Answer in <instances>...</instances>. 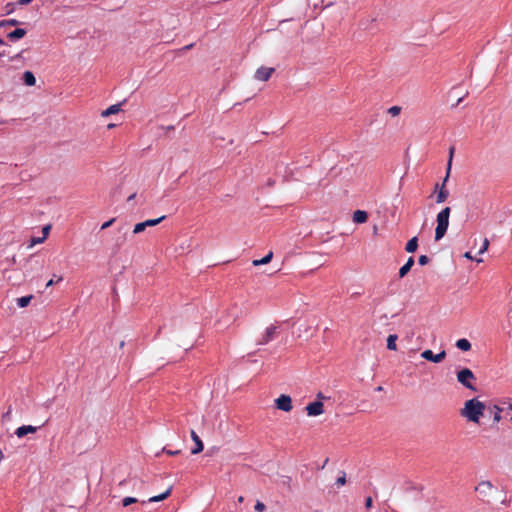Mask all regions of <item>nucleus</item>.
Here are the masks:
<instances>
[{
    "instance_id": "obj_1",
    "label": "nucleus",
    "mask_w": 512,
    "mask_h": 512,
    "mask_svg": "<svg viewBox=\"0 0 512 512\" xmlns=\"http://www.w3.org/2000/svg\"><path fill=\"white\" fill-rule=\"evenodd\" d=\"M485 409V403L475 397L464 402L460 415L469 422L479 424Z\"/></svg>"
},
{
    "instance_id": "obj_2",
    "label": "nucleus",
    "mask_w": 512,
    "mask_h": 512,
    "mask_svg": "<svg viewBox=\"0 0 512 512\" xmlns=\"http://www.w3.org/2000/svg\"><path fill=\"white\" fill-rule=\"evenodd\" d=\"M287 337L283 324L275 322L267 326L264 331L259 335L256 342L258 345H266L275 340H282Z\"/></svg>"
},
{
    "instance_id": "obj_3",
    "label": "nucleus",
    "mask_w": 512,
    "mask_h": 512,
    "mask_svg": "<svg viewBox=\"0 0 512 512\" xmlns=\"http://www.w3.org/2000/svg\"><path fill=\"white\" fill-rule=\"evenodd\" d=\"M450 213H451V208L445 207L437 214V217H436L437 226L435 229V240L436 241L441 240L445 236L448 226H449Z\"/></svg>"
},
{
    "instance_id": "obj_4",
    "label": "nucleus",
    "mask_w": 512,
    "mask_h": 512,
    "mask_svg": "<svg viewBox=\"0 0 512 512\" xmlns=\"http://www.w3.org/2000/svg\"><path fill=\"white\" fill-rule=\"evenodd\" d=\"M457 380L460 384H462L467 389H470L474 392L477 391V388L473 383L475 381V376L470 369L464 368V369H461L460 371H458L457 372Z\"/></svg>"
},
{
    "instance_id": "obj_5",
    "label": "nucleus",
    "mask_w": 512,
    "mask_h": 512,
    "mask_svg": "<svg viewBox=\"0 0 512 512\" xmlns=\"http://www.w3.org/2000/svg\"><path fill=\"white\" fill-rule=\"evenodd\" d=\"M494 489V485L491 481L483 480L478 483L475 487V491L478 492L482 496V500L488 498L491 495L492 490Z\"/></svg>"
},
{
    "instance_id": "obj_6",
    "label": "nucleus",
    "mask_w": 512,
    "mask_h": 512,
    "mask_svg": "<svg viewBox=\"0 0 512 512\" xmlns=\"http://www.w3.org/2000/svg\"><path fill=\"white\" fill-rule=\"evenodd\" d=\"M275 405L277 409L282 410L284 412H290L293 408L291 397L284 394L280 395L275 400Z\"/></svg>"
},
{
    "instance_id": "obj_7",
    "label": "nucleus",
    "mask_w": 512,
    "mask_h": 512,
    "mask_svg": "<svg viewBox=\"0 0 512 512\" xmlns=\"http://www.w3.org/2000/svg\"><path fill=\"white\" fill-rule=\"evenodd\" d=\"M275 69L272 67H260L256 70L254 78L258 81H268Z\"/></svg>"
},
{
    "instance_id": "obj_8",
    "label": "nucleus",
    "mask_w": 512,
    "mask_h": 512,
    "mask_svg": "<svg viewBox=\"0 0 512 512\" xmlns=\"http://www.w3.org/2000/svg\"><path fill=\"white\" fill-rule=\"evenodd\" d=\"M305 409L309 416H318L324 412V405L320 401H314L309 403Z\"/></svg>"
},
{
    "instance_id": "obj_9",
    "label": "nucleus",
    "mask_w": 512,
    "mask_h": 512,
    "mask_svg": "<svg viewBox=\"0 0 512 512\" xmlns=\"http://www.w3.org/2000/svg\"><path fill=\"white\" fill-rule=\"evenodd\" d=\"M39 427L37 426H32V425H23V426H20L18 427L16 430H15V435L18 437V438H23L24 436L28 435V434H33V433H36L37 430H38Z\"/></svg>"
},
{
    "instance_id": "obj_10",
    "label": "nucleus",
    "mask_w": 512,
    "mask_h": 512,
    "mask_svg": "<svg viewBox=\"0 0 512 512\" xmlns=\"http://www.w3.org/2000/svg\"><path fill=\"white\" fill-rule=\"evenodd\" d=\"M191 439L195 443V447L191 450L192 454H198L203 451L204 445L200 437L197 435V433L194 430H191Z\"/></svg>"
},
{
    "instance_id": "obj_11",
    "label": "nucleus",
    "mask_w": 512,
    "mask_h": 512,
    "mask_svg": "<svg viewBox=\"0 0 512 512\" xmlns=\"http://www.w3.org/2000/svg\"><path fill=\"white\" fill-rule=\"evenodd\" d=\"M414 265V258L409 257L407 262L399 269V277L403 278L407 275V273L411 270Z\"/></svg>"
},
{
    "instance_id": "obj_12",
    "label": "nucleus",
    "mask_w": 512,
    "mask_h": 512,
    "mask_svg": "<svg viewBox=\"0 0 512 512\" xmlns=\"http://www.w3.org/2000/svg\"><path fill=\"white\" fill-rule=\"evenodd\" d=\"M449 191L444 187V183L441 184V190H438L436 195V203L440 204L447 200Z\"/></svg>"
},
{
    "instance_id": "obj_13",
    "label": "nucleus",
    "mask_w": 512,
    "mask_h": 512,
    "mask_svg": "<svg viewBox=\"0 0 512 512\" xmlns=\"http://www.w3.org/2000/svg\"><path fill=\"white\" fill-rule=\"evenodd\" d=\"M367 218H368V214L366 211H363V210H356L354 213H353V221L355 223H364L367 221Z\"/></svg>"
},
{
    "instance_id": "obj_14",
    "label": "nucleus",
    "mask_w": 512,
    "mask_h": 512,
    "mask_svg": "<svg viewBox=\"0 0 512 512\" xmlns=\"http://www.w3.org/2000/svg\"><path fill=\"white\" fill-rule=\"evenodd\" d=\"M25 35H26V30H25V29L17 28V29H15L14 31L10 32V33L7 35V37H8L11 41H15V40H18V39L23 38Z\"/></svg>"
},
{
    "instance_id": "obj_15",
    "label": "nucleus",
    "mask_w": 512,
    "mask_h": 512,
    "mask_svg": "<svg viewBox=\"0 0 512 512\" xmlns=\"http://www.w3.org/2000/svg\"><path fill=\"white\" fill-rule=\"evenodd\" d=\"M422 357L426 360H429L434 363H440L444 360L446 354H421Z\"/></svg>"
},
{
    "instance_id": "obj_16",
    "label": "nucleus",
    "mask_w": 512,
    "mask_h": 512,
    "mask_svg": "<svg viewBox=\"0 0 512 512\" xmlns=\"http://www.w3.org/2000/svg\"><path fill=\"white\" fill-rule=\"evenodd\" d=\"M417 248H418V238L415 236V237L411 238L406 243L405 250L408 253H413L417 250Z\"/></svg>"
},
{
    "instance_id": "obj_17",
    "label": "nucleus",
    "mask_w": 512,
    "mask_h": 512,
    "mask_svg": "<svg viewBox=\"0 0 512 512\" xmlns=\"http://www.w3.org/2000/svg\"><path fill=\"white\" fill-rule=\"evenodd\" d=\"M273 258V252L270 251L266 256L261 259H255L252 261L253 266H260L264 264H268Z\"/></svg>"
},
{
    "instance_id": "obj_18",
    "label": "nucleus",
    "mask_w": 512,
    "mask_h": 512,
    "mask_svg": "<svg viewBox=\"0 0 512 512\" xmlns=\"http://www.w3.org/2000/svg\"><path fill=\"white\" fill-rule=\"evenodd\" d=\"M23 80L27 86H34L36 83V78L31 71L24 72Z\"/></svg>"
},
{
    "instance_id": "obj_19",
    "label": "nucleus",
    "mask_w": 512,
    "mask_h": 512,
    "mask_svg": "<svg viewBox=\"0 0 512 512\" xmlns=\"http://www.w3.org/2000/svg\"><path fill=\"white\" fill-rule=\"evenodd\" d=\"M171 491H172V487H169L164 493H162L160 495H157V496L150 497L148 499V502H159V501H162V500H164V499H166L167 497L170 496Z\"/></svg>"
},
{
    "instance_id": "obj_20",
    "label": "nucleus",
    "mask_w": 512,
    "mask_h": 512,
    "mask_svg": "<svg viewBox=\"0 0 512 512\" xmlns=\"http://www.w3.org/2000/svg\"><path fill=\"white\" fill-rule=\"evenodd\" d=\"M456 347L462 351H468L471 349V343L469 342V340L462 338L457 340Z\"/></svg>"
},
{
    "instance_id": "obj_21",
    "label": "nucleus",
    "mask_w": 512,
    "mask_h": 512,
    "mask_svg": "<svg viewBox=\"0 0 512 512\" xmlns=\"http://www.w3.org/2000/svg\"><path fill=\"white\" fill-rule=\"evenodd\" d=\"M120 111V104L111 105L106 110L102 111L101 115L103 117H108L112 114H116Z\"/></svg>"
},
{
    "instance_id": "obj_22",
    "label": "nucleus",
    "mask_w": 512,
    "mask_h": 512,
    "mask_svg": "<svg viewBox=\"0 0 512 512\" xmlns=\"http://www.w3.org/2000/svg\"><path fill=\"white\" fill-rule=\"evenodd\" d=\"M32 298H33L32 295L17 298L16 302H17L18 307H20V308L27 307L30 304Z\"/></svg>"
},
{
    "instance_id": "obj_23",
    "label": "nucleus",
    "mask_w": 512,
    "mask_h": 512,
    "mask_svg": "<svg viewBox=\"0 0 512 512\" xmlns=\"http://www.w3.org/2000/svg\"><path fill=\"white\" fill-rule=\"evenodd\" d=\"M502 408L497 406V405H494L492 408H491V412L493 413V420L495 423H498L501 421L502 417H501V412H502Z\"/></svg>"
},
{
    "instance_id": "obj_24",
    "label": "nucleus",
    "mask_w": 512,
    "mask_h": 512,
    "mask_svg": "<svg viewBox=\"0 0 512 512\" xmlns=\"http://www.w3.org/2000/svg\"><path fill=\"white\" fill-rule=\"evenodd\" d=\"M397 335H389L387 338V348L389 350H396Z\"/></svg>"
},
{
    "instance_id": "obj_25",
    "label": "nucleus",
    "mask_w": 512,
    "mask_h": 512,
    "mask_svg": "<svg viewBox=\"0 0 512 512\" xmlns=\"http://www.w3.org/2000/svg\"><path fill=\"white\" fill-rule=\"evenodd\" d=\"M166 218L165 215L159 217V218H156V219H149V220H146L145 221V224H146V227H153V226H156L158 225L159 223H161L164 219Z\"/></svg>"
},
{
    "instance_id": "obj_26",
    "label": "nucleus",
    "mask_w": 512,
    "mask_h": 512,
    "mask_svg": "<svg viewBox=\"0 0 512 512\" xmlns=\"http://www.w3.org/2000/svg\"><path fill=\"white\" fill-rule=\"evenodd\" d=\"M145 229H146L145 221L144 222H140V223H137L134 226L133 233L138 234V233L143 232Z\"/></svg>"
},
{
    "instance_id": "obj_27",
    "label": "nucleus",
    "mask_w": 512,
    "mask_h": 512,
    "mask_svg": "<svg viewBox=\"0 0 512 512\" xmlns=\"http://www.w3.org/2000/svg\"><path fill=\"white\" fill-rule=\"evenodd\" d=\"M138 502V499L135 498V497H125L123 500H122V505L124 507H127L131 504H134V503H137Z\"/></svg>"
},
{
    "instance_id": "obj_28",
    "label": "nucleus",
    "mask_w": 512,
    "mask_h": 512,
    "mask_svg": "<svg viewBox=\"0 0 512 512\" xmlns=\"http://www.w3.org/2000/svg\"><path fill=\"white\" fill-rule=\"evenodd\" d=\"M401 112V107L399 106H392L388 109V113L392 116H398Z\"/></svg>"
},
{
    "instance_id": "obj_29",
    "label": "nucleus",
    "mask_w": 512,
    "mask_h": 512,
    "mask_svg": "<svg viewBox=\"0 0 512 512\" xmlns=\"http://www.w3.org/2000/svg\"><path fill=\"white\" fill-rule=\"evenodd\" d=\"M430 261L429 257L427 255H421L419 258H418V263L420 265H426L428 264Z\"/></svg>"
},
{
    "instance_id": "obj_30",
    "label": "nucleus",
    "mask_w": 512,
    "mask_h": 512,
    "mask_svg": "<svg viewBox=\"0 0 512 512\" xmlns=\"http://www.w3.org/2000/svg\"><path fill=\"white\" fill-rule=\"evenodd\" d=\"M488 247H489V240L487 238H485L483 241V245L479 250V254H483L484 252H486Z\"/></svg>"
},
{
    "instance_id": "obj_31",
    "label": "nucleus",
    "mask_w": 512,
    "mask_h": 512,
    "mask_svg": "<svg viewBox=\"0 0 512 512\" xmlns=\"http://www.w3.org/2000/svg\"><path fill=\"white\" fill-rule=\"evenodd\" d=\"M254 508L257 512H263L265 510V505L264 503L257 501Z\"/></svg>"
},
{
    "instance_id": "obj_32",
    "label": "nucleus",
    "mask_w": 512,
    "mask_h": 512,
    "mask_svg": "<svg viewBox=\"0 0 512 512\" xmlns=\"http://www.w3.org/2000/svg\"><path fill=\"white\" fill-rule=\"evenodd\" d=\"M115 222V218H111L110 220L104 222L101 226V230L109 228Z\"/></svg>"
},
{
    "instance_id": "obj_33",
    "label": "nucleus",
    "mask_w": 512,
    "mask_h": 512,
    "mask_svg": "<svg viewBox=\"0 0 512 512\" xmlns=\"http://www.w3.org/2000/svg\"><path fill=\"white\" fill-rule=\"evenodd\" d=\"M346 483V476L345 474L343 473L342 476L338 477L337 480H336V484L338 486H342Z\"/></svg>"
},
{
    "instance_id": "obj_34",
    "label": "nucleus",
    "mask_w": 512,
    "mask_h": 512,
    "mask_svg": "<svg viewBox=\"0 0 512 512\" xmlns=\"http://www.w3.org/2000/svg\"><path fill=\"white\" fill-rule=\"evenodd\" d=\"M454 152H455V148L452 146L449 149V159H448V163H447V164H450V168L452 167V160H453Z\"/></svg>"
},
{
    "instance_id": "obj_35",
    "label": "nucleus",
    "mask_w": 512,
    "mask_h": 512,
    "mask_svg": "<svg viewBox=\"0 0 512 512\" xmlns=\"http://www.w3.org/2000/svg\"><path fill=\"white\" fill-rule=\"evenodd\" d=\"M450 172H451L450 164H447L446 176H445V178L443 179V182H442V183H444V187H446V183H447V181L449 179Z\"/></svg>"
},
{
    "instance_id": "obj_36",
    "label": "nucleus",
    "mask_w": 512,
    "mask_h": 512,
    "mask_svg": "<svg viewBox=\"0 0 512 512\" xmlns=\"http://www.w3.org/2000/svg\"><path fill=\"white\" fill-rule=\"evenodd\" d=\"M372 504H373V500H372V497L368 496L365 500V507L367 509L371 508L372 507Z\"/></svg>"
},
{
    "instance_id": "obj_37",
    "label": "nucleus",
    "mask_w": 512,
    "mask_h": 512,
    "mask_svg": "<svg viewBox=\"0 0 512 512\" xmlns=\"http://www.w3.org/2000/svg\"><path fill=\"white\" fill-rule=\"evenodd\" d=\"M49 231H50V226L47 225L43 228L42 232H43V238L46 239L48 234H49Z\"/></svg>"
},
{
    "instance_id": "obj_38",
    "label": "nucleus",
    "mask_w": 512,
    "mask_h": 512,
    "mask_svg": "<svg viewBox=\"0 0 512 512\" xmlns=\"http://www.w3.org/2000/svg\"><path fill=\"white\" fill-rule=\"evenodd\" d=\"M166 454L170 455V456H175V455H178L180 453V450H175V451H172V450H164Z\"/></svg>"
},
{
    "instance_id": "obj_39",
    "label": "nucleus",
    "mask_w": 512,
    "mask_h": 512,
    "mask_svg": "<svg viewBox=\"0 0 512 512\" xmlns=\"http://www.w3.org/2000/svg\"><path fill=\"white\" fill-rule=\"evenodd\" d=\"M4 22H5V25H16L18 23V21L15 19H10V20L4 21Z\"/></svg>"
},
{
    "instance_id": "obj_40",
    "label": "nucleus",
    "mask_w": 512,
    "mask_h": 512,
    "mask_svg": "<svg viewBox=\"0 0 512 512\" xmlns=\"http://www.w3.org/2000/svg\"><path fill=\"white\" fill-rule=\"evenodd\" d=\"M45 239L42 237V238H33L32 239V245L33 244H37V243H41L43 242Z\"/></svg>"
},
{
    "instance_id": "obj_41",
    "label": "nucleus",
    "mask_w": 512,
    "mask_h": 512,
    "mask_svg": "<svg viewBox=\"0 0 512 512\" xmlns=\"http://www.w3.org/2000/svg\"><path fill=\"white\" fill-rule=\"evenodd\" d=\"M194 47V43L184 46L181 51H188Z\"/></svg>"
},
{
    "instance_id": "obj_42",
    "label": "nucleus",
    "mask_w": 512,
    "mask_h": 512,
    "mask_svg": "<svg viewBox=\"0 0 512 512\" xmlns=\"http://www.w3.org/2000/svg\"><path fill=\"white\" fill-rule=\"evenodd\" d=\"M33 0H19L18 3L20 5H27L29 3H31Z\"/></svg>"
},
{
    "instance_id": "obj_43",
    "label": "nucleus",
    "mask_w": 512,
    "mask_h": 512,
    "mask_svg": "<svg viewBox=\"0 0 512 512\" xmlns=\"http://www.w3.org/2000/svg\"><path fill=\"white\" fill-rule=\"evenodd\" d=\"M135 197H136V193H133V194H131V195L127 198V201H128V202H130V201L134 200V199H135Z\"/></svg>"
},
{
    "instance_id": "obj_44",
    "label": "nucleus",
    "mask_w": 512,
    "mask_h": 512,
    "mask_svg": "<svg viewBox=\"0 0 512 512\" xmlns=\"http://www.w3.org/2000/svg\"><path fill=\"white\" fill-rule=\"evenodd\" d=\"M125 240H126V237H125V235H124V236L120 239V241H118V243H117V244H118V246H121V245L125 242Z\"/></svg>"
},
{
    "instance_id": "obj_45",
    "label": "nucleus",
    "mask_w": 512,
    "mask_h": 512,
    "mask_svg": "<svg viewBox=\"0 0 512 512\" xmlns=\"http://www.w3.org/2000/svg\"><path fill=\"white\" fill-rule=\"evenodd\" d=\"M464 257L467 258V259H473V257H472L470 252H466Z\"/></svg>"
},
{
    "instance_id": "obj_46",
    "label": "nucleus",
    "mask_w": 512,
    "mask_h": 512,
    "mask_svg": "<svg viewBox=\"0 0 512 512\" xmlns=\"http://www.w3.org/2000/svg\"><path fill=\"white\" fill-rule=\"evenodd\" d=\"M54 284V280L53 279H50L47 284H46V287H50Z\"/></svg>"
},
{
    "instance_id": "obj_47",
    "label": "nucleus",
    "mask_w": 512,
    "mask_h": 512,
    "mask_svg": "<svg viewBox=\"0 0 512 512\" xmlns=\"http://www.w3.org/2000/svg\"><path fill=\"white\" fill-rule=\"evenodd\" d=\"M438 190H441V185L438 183L435 185V192H438Z\"/></svg>"
},
{
    "instance_id": "obj_48",
    "label": "nucleus",
    "mask_w": 512,
    "mask_h": 512,
    "mask_svg": "<svg viewBox=\"0 0 512 512\" xmlns=\"http://www.w3.org/2000/svg\"><path fill=\"white\" fill-rule=\"evenodd\" d=\"M4 459V454L3 452L0 450V462Z\"/></svg>"
},
{
    "instance_id": "obj_49",
    "label": "nucleus",
    "mask_w": 512,
    "mask_h": 512,
    "mask_svg": "<svg viewBox=\"0 0 512 512\" xmlns=\"http://www.w3.org/2000/svg\"><path fill=\"white\" fill-rule=\"evenodd\" d=\"M382 390H383V387H382V386H378V387L376 388V391H378V392H379V391H382Z\"/></svg>"
},
{
    "instance_id": "obj_50",
    "label": "nucleus",
    "mask_w": 512,
    "mask_h": 512,
    "mask_svg": "<svg viewBox=\"0 0 512 512\" xmlns=\"http://www.w3.org/2000/svg\"><path fill=\"white\" fill-rule=\"evenodd\" d=\"M243 500H244V497H243V496H240V497L238 498V501H239V502H243Z\"/></svg>"
},
{
    "instance_id": "obj_51",
    "label": "nucleus",
    "mask_w": 512,
    "mask_h": 512,
    "mask_svg": "<svg viewBox=\"0 0 512 512\" xmlns=\"http://www.w3.org/2000/svg\"><path fill=\"white\" fill-rule=\"evenodd\" d=\"M62 279H63V278H62L61 276H60V277H58L57 282L62 281Z\"/></svg>"
},
{
    "instance_id": "obj_52",
    "label": "nucleus",
    "mask_w": 512,
    "mask_h": 512,
    "mask_svg": "<svg viewBox=\"0 0 512 512\" xmlns=\"http://www.w3.org/2000/svg\"><path fill=\"white\" fill-rule=\"evenodd\" d=\"M123 346H124V342L122 341V342L120 343V348H123Z\"/></svg>"
},
{
    "instance_id": "obj_53",
    "label": "nucleus",
    "mask_w": 512,
    "mask_h": 512,
    "mask_svg": "<svg viewBox=\"0 0 512 512\" xmlns=\"http://www.w3.org/2000/svg\"><path fill=\"white\" fill-rule=\"evenodd\" d=\"M5 26V22H0V27Z\"/></svg>"
},
{
    "instance_id": "obj_54",
    "label": "nucleus",
    "mask_w": 512,
    "mask_h": 512,
    "mask_svg": "<svg viewBox=\"0 0 512 512\" xmlns=\"http://www.w3.org/2000/svg\"><path fill=\"white\" fill-rule=\"evenodd\" d=\"M3 43H4L3 40L0 38V45H2Z\"/></svg>"
},
{
    "instance_id": "obj_55",
    "label": "nucleus",
    "mask_w": 512,
    "mask_h": 512,
    "mask_svg": "<svg viewBox=\"0 0 512 512\" xmlns=\"http://www.w3.org/2000/svg\"><path fill=\"white\" fill-rule=\"evenodd\" d=\"M509 409L512 410V403L509 405Z\"/></svg>"
},
{
    "instance_id": "obj_56",
    "label": "nucleus",
    "mask_w": 512,
    "mask_h": 512,
    "mask_svg": "<svg viewBox=\"0 0 512 512\" xmlns=\"http://www.w3.org/2000/svg\"><path fill=\"white\" fill-rule=\"evenodd\" d=\"M510 421L512 422V417L510 418Z\"/></svg>"
}]
</instances>
